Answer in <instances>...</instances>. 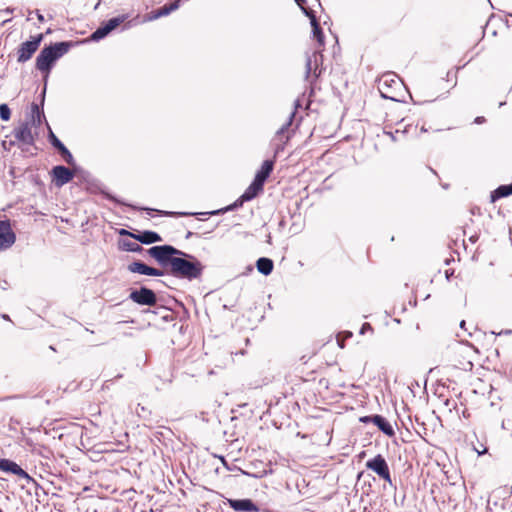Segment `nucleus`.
<instances>
[{"label":"nucleus","mask_w":512,"mask_h":512,"mask_svg":"<svg viewBox=\"0 0 512 512\" xmlns=\"http://www.w3.org/2000/svg\"><path fill=\"white\" fill-rule=\"evenodd\" d=\"M179 7V0H176L170 4H166L159 9L153 10L150 13L146 14L142 22L154 21L158 18L169 15L171 12L175 11Z\"/></svg>","instance_id":"obj_13"},{"label":"nucleus","mask_w":512,"mask_h":512,"mask_svg":"<svg viewBox=\"0 0 512 512\" xmlns=\"http://www.w3.org/2000/svg\"><path fill=\"white\" fill-rule=\"evenodd\" d=\"M320 73H321V71H319L317 73V67H315V69H314V76H315V78H317L320 75Z\"/></svg>","instance_id":"obj_40"},{"label":"nucleus","mask_w":512,"mask_h":512,"mask_svg":"<svg viewBox=\"0 0 512 512\" xmlns=\"http://www.w3.org/2000/svg\"><path fill=\"white\" fill-rule=\"evenodd\" d=\"M138 16L134 18L133 20L128 21L127 14L118 15L116 17H113L109 19L108 21L104 22L101 26H99L91 35L90 40L94 42H98L102 39H104L106 36H108L113 30H115L117 27H119L121 24H124L123 30L129 29L134 25H137L139 23Z\"/></svg>","instance_id":"obj_3"},{"label":"nucleus","mask_w":512,"mask_h":512,"mask_svg":"<svg viewBox=\"0 0 512 512\" xmlns=\"http://www.w3.org/2000/svg\"><path fill=\"white\" fill-rule=\"evenodd\" d=\"M256 267L259 273L268 276L273 271L274 263L270 258L260 257L256 262Z\"/></svg>","instance_id":"obj_22"},{"label":"nucleus","mask_w":512,"mask_h":512,"mask_svg":"<svg viewBox=\"0 0 512 512\" xmlns=\"http://www.w3.org/2000/svg\"><path fill=\"white\" fill-rule=\"evenodd\" d=\"M192 235H193V233L189 231V232L186 234V239L190 238Z\"/></svg>","instance_id":"obj_42"},{"label":"nucleus","mask_w":512,"mask_h":512,"mask_svg":"<svg viewBox=\"0 0 512 512\" xmlns=\"http://www.w3.org/2000/svg\"><path fill=\"white\" fill-rule=\"evenodd\" d=\"M15 241L16 235L11 228L10 221H0V251L9 249Z\"/></svg>","instance_id":"obj_10"},{"label":"nucleus","mask_w":512,"mask_h":512,"mask_svg":"<svg viewBox=\"0 0 512 512\" xmlns=\"http://www.w3.org/2000/svg\"><path fill=\"white\" fill-rule=\"evenodd\" d=\"M294 104V111L290 113L288 120L277 130L273 138V143L275 145V155L279 154V152L284 149V145L288 142V140L291 137V132L289 128L292 125L293 119L296 114V110L301 106L300 100L297 99Z\"/></svg>","instance_id":"obj_5"},{"label":"nucleus","mask_w":512,"mask_h":512,"mask_svg":"<svg viewBox=\"0 0 512 512\" xmlns=\"http://www.w3.org/2000/svg\"><path fill=\"white\" fill-rule=\"evenodd\" d=\"M123 248L130 252H140L143 250L142 246L136 242H124Z\"/></svg>","instance_id":"obj_29"},{"label":"nucleus","mask_w":512,"mask_h":512,"mask_svg":"<svg viewBox=\"0 0 512 512\" xmlns=\"http://www.w3.org/2000/svg\"><path fill=\"white\" fill-rule=\"evenodd\" d=\"M398 77L394 73H387L384 74L379 81V91L381 93V96L385 99H391L396 100L394 96L389 95L387 92L384 91V88L392 87V85L398 84Z\"/></svg>","instance_id":"obj_16"},{"label":"nucleus","mask_w":512,"mask_h":512,"mask_svg":"<svg viewBox=\"0 0 512 512\" xmlns=\"http://www.w3.org/2000/svg\"><path fill=\"white\" fill-rule=\"evenodd\" d=\"M476 239H477L476 237H471V238H470V240H471L472 242H475V241H476Z\"/></svg>","instance_id":"obj_48"},{"label":"nucleus","mask_w":512,"mask_h":512,"mask_svg":"<svg viewBox=\"0 0 512 512\" xmlns=\"http://www.w3.org/2000/svg\"><path fill=\"white\" fill-rule=\"evenodd\" d=\"M465 325H466L465 320H462V321L460 322V328L465 329Z\"/></svg>","instance_id":"obj_41"},{"label":"nucleus","mask_w":512,"mask_h":512,"mask_svg":"<svg viewBox=\"0 0 512 512\" xmlns=\"http://www.w3.org/2000/svg\"><path fill=\"white\" fill-rule=\"evenodd\" d=\"M228 505L237 512H258L259 507L248 498L245 499H227Z\"/></svg>","instance_id":"obj_12"},{"label":"nucleus","mask_w":512,"mask_h":512,"mask_svg":"<svg viewBox=\"0 0 512 512\" xmlns=\"http://www.w3.org/2000/svg\"><path fill=\"white\" fill-rule=\"evenodd\" d=\"M263 191V186L252 181V183L248 186V188L241 195L243 200L250 201L254 199L260 192Z\"/></svg>","instance_id":"obj_24"},{"label":"nucleus","mask_w":512,"mask_h":512,"mask_svg":"<svg viewBox=\"0 0 512 512\" xmlns=\"http://www.w3.org/2000/svg\"><path fill=\"white\" fill-rule=\"evenodd\" d=\"M368 330H372V327L369 323L365 322L360 329V334H364Z\"/></svg>","instance_id":"obj_33"},{"label":"nucleus","mask_w":512,"mask_h":512,"mask_svg":"<svg viewBox=\"0 0 512 512\" xmlns=\"http://www.w3.org/2000/svg\"><path fill=\"white\" fill-rule=\"evenodd\" d=\"M129 299L142 306H154L157 303L155 292L144 286L139 289H132L129 294Z\"/></svg>","instance_id":"obj_7"},{"label":"nucleus","mask_w":512,"mask_h":512,"mask_svg":"<svg viewBox=\"0 0 512 512\" xmlns=\"http://www.w3.org/2000/svg\"><path fill=\"white\" fill-rule=\"evenodd\" d=\"M204 270L202 263L193 255H178L173 261L169 274L187 280L198 279Z\"/></svg>","instance_id":"obj_2"},{"label":"nucleus","mask_w":512,"mask_h":512,"mask_svg":"<svg viewBox=\"0 0 512 512\" xmlns=\"http://www.w3.org/2000/svg\"><path fill=\"white\" fill-rule=\"evenodd\" d=\"M295 2L302 8H304L302 5L306 2V0H295Z\"/></svg>","instance_id":"obj_39"},{"label":"nucleus","mask_w":512,"mask_h":512,"mask_svg":"<svg viewBox=\"0 0 512 512\" xmlns=\"http://www.w3.org/2000/svg\"><path fill=\"white\" fill-rule=\"evenodd\" d=\"M511 16H512V14H511Z\"/></svg>","instance_id":"obj_50"},{"label":"nucleus","mask_w":512,"mask_h":512,"mask_svg":"<svg viewBox=\"0 0 512 512\" xmlns=\"http://www.w3.org/2000/svg\"><path fill=\"white\" fill-rule=\"evenodd\" d=\"M449 276H451V273H449V271H446V278L449 279Z\"/></svg>","instance_id":"obj_46"},{"label":"nucleus","mask_w":512,"mask_h":512,"mask_svg":"<svg viewBox=\"0 0 512 512\" xmlns=\"http://www.w3.org/2000/svg\"><path fill=\"white\" fill-rule=\"evenodd\" d=\"M484 121H485V118H484V117H482V116H480V117H476V119H475V123H477V124H481V123H483Z\"/></svg>","instance_id":"obj_36"},{"label":"nucleus","mask_w":512,"mask_h":512,"mask_svg":"<svg viewBox=\"0 0 512 512\" xmlns=\"http://www.w3.org/2000/svg\"><path fill=\"white\" fill-rule=\"evenodd\" d=\"M360 421H361L362 423H369V422H372V415H370V416H363V417H361V418H360Z\"/></svg>","instance_id":"obj_34"},{"label":"nucleus","mask_w":512,"mask_h":512,"mask_svg":"<svg viewBox=\"0 0 512 512\" xmlns=\"http://www.w3.org/2000/svg\"><path fill=\"white\" fill-rule=\"evenodd\" d=\"M449 276H451V273H449V271H446V278L449 279Z\"/></svg>","instance_id":"obj_47"},{"label":"nucleus","mask_w":512,"mask_h":512,"mask_svg":"<svg viewBox=\"0 0 512 512\" xmlns=\"http://www.w3.org/2000/svg\"><path fill=\"white\" fill-rule=\"evenodd\" d=\"M72 45V42L69 41L57 42L49 46H45L40 51L36 58L35 66L37 70L45 74V80L48 78L54 63L65 55Z\"/></svg>","instance_id":"obj_1"},{"label":"nucleus","mask_w":512,"mask_h":512,"mask_svg":"<svg viewBox=\"0 0 512 512\" xmlns=\"http://www.w3.org/2000/svg\"><path fill=\"white\" fill-rule=\"evenodd\" d=\"M0 470L15 474L20 478L26 479L28 482L33 481L32 477L12 460L1 459Z\"/></svg>","instance_id":"obj_14"},{"label":"nucleus","mask_w":512,"mask_h":512,"mask_svg":"<svg viewBox=\"0 0 512 512\" xmlns=\"http://www.w3.org/2000/svg\"><path fill=\"white\" fill-rule=\"evenodd\" d=\"M31 114H32V124L34 126H40L42 122V118H44L43 109L36 103H32L31 105Z\"/></svg>","instance_id":"obj_26"},{"label":"nucleus","mask_w":512,"mask_h":512,"mask_svg":"<svg viewBox=\"0 0 512 512\" xmlns=\"http://www.w3.org/2000/svg\"><path fill=\"white\" fill-rule=\"evenodd\" d=\"M372 423H374L385 435L389 437L394 436L395 431L392 425L382 415H372Z\"/></svg>","instance_id":"obj_21"},{"label":"nucleus","mask_w":512,"mask_h":512,"mask_svg":"<svg viewBox=\"0 0 512 512\" xmlns=\"http://www.w3.org/2000/svg\"><path fill=\"white\" fill-rule=\"evenodd\" d=\"M127 269L131 273H138L147 276H163L165 274L164 270L150 267L141 261H134L130 263Z\"/></svg>","instance_id":"obj_11"},{"label":"nucleus","mask_w":512,"mask_h":512,"mask_svg":"<svg viewBox=\"0 0 512 512\" xmlns=\"http://www.w3.org/2000/svg\"><path fill=\"white\" fill-rule=\"evenodd\" d=\"M36 15H37V18H38V20L40 22L44 21V16L39 11H36Z\"/></svg>","instance_id":"obj_37"},{"label":"nucleus","mask_w":512,"mask_h":512,"mask_svg":"<svg viewBox=\"0 0 512 512\" xmlns=\"http://www.w3.org/2000/svg\"><path fill=\"white\" fill-rule=\"evenodd\" d=\"M302 10L310 18L314 37L317 39V41L320 45H323L324 44V34L320 27V24L318 23V21L316 19V16L314 15L313 11H311V10H307L305 8H302Z\"/></svg>","instance_id":"obj_20"},{"label":"nucleus","mask_w":512,"mask_h":512,"mask_svg":"<svg viewBox=\"0 0 512 512\" xmlns=\"http://www.w3.org/2000/svg\"><path fill=\"white\" fill-rule=\"evenodd\" d=\"M45 93H46V85L44 86V89L41 94V105L43 106L44 100H45Z\"/></svg>","instance_id":"obj_35"},{"label":"nucleus","mask_w":512,"mask_h":512,"mask_svg":"<svg viewBox=\"0 0 512 512\" xmlns=\"http://www.w3.org/2000/svg\"><path fill=\"white\" fill-rule=\"evenodd\" d=\"M313 57H314V62H315V63H317V54H316V53H314V54H313Z\"/></svg>","instance_id":"obj_43"},{"label":"nucleus","mask_w":512,"mask_h":512,"mask_svg":"<svg viewBox=\"0 0 512 512\" xmlns=\"http://www.w3.org/2000/svg\"><path fill=\"white\" fill-rule=\"evenodd\" d=\"M421 132H427V129L424 126H422Z\"/></svg>","instance_id":"obj_45"},{"label":"nucleus","mask_w":512,"mask_h":512,"mask_svg":"<svg viewBox=\"0 0 512 512\" xmlns=\"http://www.w3.org/2000/svg\"><path fill=\"white\" fill-rule=\"evenodd\" d=\"M311 72H312V58H311V56H308L307 60H306V71H305V78L307 80L310 78Z\"/></svg>","instance_id":"obj_31"},{"label":"nucleus","mask_w":512,"mask_h":512,"mask_svg":"<svg viewBox=\"0 0 512 512\" xmlns=\"http://www.w3.org/2000/svg\"><path fill=\"white\" fill-rule=\"evenodd\" d=\"M512 195V182L508 185H500L491 193V202Z\"/></svg>","instance_id":"obj_23"},{"label":"nucleus","mask_w":512,"mask_h":512,"mask_svg":"<svg viewBox=\"0 0 512 512\" xmlns=\"http://www.w3.org/2000/svg\"><path fill=\"white\" fill-rule=\"evenodd\" d=\"M246 202V200H243L242 199V196H240L234 203L224 207V208H221V209H217V210H213V211H210V212H205V213H201L202 215H220V214H224L228 211H233L235 209H238L239 207H241L243 205V203Z\"/></svg>","instance_id":"obj_25"},{"label":"nucleus","mask_w":512,"mask_h":512,"mask_svg":"<svg viewBox=\"0 0 512 512\" xmlns=\"http://www.w3.org/2000/svg\"><path fill=\"white\" fill-rule=\"evenodd\" d=\"M130 237L146 245L162 241L161 236L157 232L149 230L137 234H130Z\"/></svg>","instance_id":"obj_19"},{"label":"nucleus","mask_w":512,"mask_h":512,"mask_svg":"<svg viewBox=\"0 0 512 512\" xmlns=\"http://www.w3.org/2000/svg\"><path fill=\"white\" fill-rule=\"evenodd\" d=\"M49 141L51 145L56 148L64 161L69 165H75V160L71 152L67 149V147L56 137V135L50 130L49 133Z\"/></svg>","instance_id":"obj_15"},{"label":"nucleus","mask_w":512,"mask_h":512,"mask_svg":"<svg viewBox=\"0 0 512 512\" xmlns=\"http://www.w3.org/2000/svg\"><path fill=\"white\" fill-rule=\"evenodd\" d=\"M142 209L146 210L148 212L157 211L161 215L170 216V217H187V216H194V215L198 214V213H194V212L161 211V210H155V209H152V208H142Z\"/></svg>","instance_id":"obj_27"},{"label":"nucleus","mask_w":512,"mask_h":512,"mask_svg":"<svg viewBox=\"0 0 512 512\" xmlns=\"http://www.w3.org/2000/svg\"><path fill=\"white\" fill-rule=\"evenodd\" d=\"M3 318L8 320L9 316L8 315H3Z\"/></svg>","instance_id":"obj_49"},{"label":"nucleus","mask_w":512,"mask_h":512,"mask_svg":"<svg viewBox=\"0 0 512 512\" xmlns=\"http://www.w3.org/2000/svg\"><path fill=\"white\" fill-rule=\"evenodd\" d=\"M120 234H121V235H128V236H130V234H133V233H132V232H129V231L125 230V229H122V230L120 231Z\"/></svg>","instance_id":"obj_38"},{"label":"nucleus","mask_w":512,"mask_h":512,"mask_svg":"<svg viewBox=\"0 0 512 512\" xmlns=\"http://www.w3.org/2000/svg\"><path fill=\"white\" fill-rule=\"evenodd\" d=\"M273 168L274 162L272 160H265L262 163L261 168L257 171L253 181L264 187V183L270 176L271 172L273 171Z\"/></svg>","instance_id":"obj_18"},{"label":"nucleus","mask_w":512,"mask_h":512,"mask_svg":"<svg viewBox=\"0 0 512 512\" xmlns=\"http://www.w3.org/2000/svg\"><path fill=\"white\" fill-rule=\"evenodd\" d=\"M241 472H242L244 475L251 476V474H250V473H248V472H245V471H243V470H241Z\"/></svg>","instance_id":"obj_44"},{"label":"nucleus","mask_w":512,"mask_h":512,"mask_svg":"<svg viewBox=\"0 0 512 512\" xmlns=\"http://www.w3.org/2000/svg\"><path fill=\"white\" fill-rule=\"evenodd\" d=\"M42 40L43 34H38L33 36L31 40L21 43L17 50V62L25 63L30 60L33 54L38 50Z\"/></svg>","instance_id":"obj_6"},{"label":"nucleus","mask_w":512,"mask_h":512,"mask_svg":"<svg viewBox=\"0 0 512 512\" xmlns=\"http://www.w3.org/2000/svg\"><path fill=\"white\" fill-rule=\"evenodd\" d=\"M405 133H406V129H405V130H403V131L396 130L395 132H391V131H384V134H385V135H387V136H389L393 142L398 141V137H397V135H398V134H402V135H404Z\"/></svg>","instance_id":"obj_30"},{"label":"nucleus","mask_w":512,"mask_h":512,"mask_svg":"<svg viewBox=\"0 0 512 512\" xmlns=\"http://www.w3.org/2000/svg\"><path fill=\"white\" fill-rule=\"evenodd\" d=\"M366 468L375 472L380 478L392 484L390 470L385 458L378 454L366 462Z\"/></svg>","instance_id":"obj_8"},{"label":"nucleus","mask_w":512,"mask_h":512,"mask_svg":"<svg viewBox=\"0 0 512 512\" xmlns=\"http://www.w3.org/2000/svg\"><path fill=\"white\" fill-rule=\"evenodd\" d=\"M103 194H104V197H105L106 199L111 200V201H113V202H116V203H118V204L125 205V203H124V202H122V201L118 200L116 197H114V196H113V195H111L110 193H106V192H105V193H103Z\"/></svg>","instance_id":"obj_32"},{"label":"nucleus","mask_w":512,"mask_h":512,"mask_svg":"<svg viewBox=\"0 0 512 512\" xmlns=\"http://www.w3.org/2000/svg\"><path fill=\"white\" fill-rule=\"evenodd\" d=\"M11 117V110L9 106L5 103L0 104V118L3 121H8Z\"/></svg>","instance_id":"obj_28"},{"label":"nucleus","mask_w":512,"mask_h":512,"mask_svg":"<svg viewBox=\"0 0 512 512\" xmlns=\"http://www.w3.org/2000/svg\"><path fill=\"white\" fill-rule=\"evenodd\" d=\"M50 174L52 176V181L56 187H62L65 184L69 183L75 175L73 170L63 165L54 166Z\"/></svg>","instance_id":"obj_9"},{"label":"nucleus","mask_w":512,"mask_h":512,"mask_svg":"<svg viewBox=\"0 0 512 512\" xmlns=\"http://www.w3.org/2000/svg\"><path fill=\"white\" fill-rule=\"evenodd\" d=\"M13 134L18 141L24 144L31 145L34 142V137L28 123H21L14 129Z\"/></svg>","instance_id":"obj_17"},{"label":"nucleus","mask_w":512,"mask_h":512,"mask_svg":"<svg viewBox=\"0 0 512 512\" xmlns=\"http://www.w3.org/2000/svg\"><path fill=\"white\" fill-rule=\"evenodd\" d=\"M148 254L155 259L163 268L172 267L173 261L178 255H185V252L171 245H158L148 249Z\"/></svg>","instance_id":"obj_4"}]
</instances>
